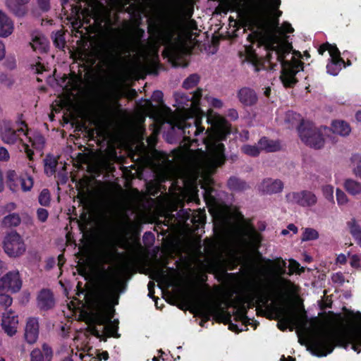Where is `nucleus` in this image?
<instances>
[{
  "instance_id": "6",
  "label": "nucleus",
  "mask_w": 361,
  "mask_h": 361,
  "mask_svg": "<svg viewBox=\"0 0 361 361\" xmlns=\"http://www.w3.org/2000/svg\"><path fill=\"white\" fill-rule=\"evenodd\" d=\"M0 137L2 142L7 145H14L18 141L30 161L32 160L33 155L30 147L37 150H42L44 145V138L41 134L31 133L23 127L15 130L12 123L7 120L0 123Z\"/></svg>"
},
{
  "instance_id": "2",
  "label": "nucleus",
  "mask_w": 361,
  "mask_h": 361,
  "mask_svg": "<svg viewBox=\"0 0 361 361\" xmlns=\"http://www.w3.org/2000/svg\"><path fill=\"white\" fill-rule=\"evenodd\" d=\"M281 0H253L247 18L248 29L257 35L264 32L268 35L265 44L267 61L271 69L278 63L281 67V80L286 87L293 86L297 82L295 75L302 71L303 63L291 56L290 60H285L290 55L291 46L288 43L285 35L292 33L293 28L287 22L279 27L278 20H270L267 13L276 9Z\"/></svg>"
},
{
  "instance_id": "13",
  "label": "nucleus",
  "mask_w": 361,
  "mask_h": 361,
  "mask_svg": "<svg viewBox=\"0 0 361 361\" xmlns=\"http://www.w3.org/2000/svg\"><path fill=\"white\" fill-rule=\"evenodd\" d=\"M21 287L22 280L17 270L8 272L0 279V290H7L11 293H17Z\"/></svg>"
},
{
  "instance_id": "10",
  "label": "nucleus",
  "mask_w": 361,
  "mask_h": 361,
  "mask_svg": "<svg viewBox=\"0 0 361 361\" xmlns=\"http://www.w3.org/2000/svg\"><path fill=\"white\" fill-rule=\"evenodd\" d=\"M7 185L11 190L16 192L20 186L23 192L30 191L34 185V180L27 172L18 176L14 170H8L6 173Z\"/></svg>"
},
{
  "instance_id": "19",
  "label": "nucleus",
  "mask_w": 361,
  "mask_h": 361,
  "mask_svg": "<svg viewBox=\"0 0 361 361\" xmlns=\"http://www.w3.org/2000/svg\"><path fill=\"white\" fill-rule=\"evenodd\" d=\"M30 355V361H51L53 351L47 343H44L42 348L33 349Z\"/></svg>"
},
{
  "instance_id": "51",
  "label": "nucleus",
  "mask_w": 361,
  "mask_h": 361,
  "mask_svg": "<svg viewBox=\"0 0 361 361\" xmlns=\"http://www.w3.org/2000/svg\"><path fill=\"white\" fill-rule=\"evenodd\" d=\"M193 14V8L192 6H188L185 8L183 11L182 18L180 20H184L185 19H190Z\"/></svg>"
},
{
  "instance_id": "48",
  "label": "nucleus",
  "mask_w": 361,
  "mask_h": 361,
  "mask_svg": "<svg viewBox=\"0 0 361 361\" xmlns=\"http://www.w3.org/2000/svg\"><path fill=\"white\" fill-rule=\"evenodd\" d=\"M16 204L14 202H9L4 206L0 207V214H4L7 212H11L16 209Z\"/></svg>"
},
{
  "instance_id": "28",
  "label": "nucleus",
  "mask_w": 361,
  "mask_h": 361,
  "mask_svg": "<svg viewBox=\"0 0 361 361\" xmlns=\"http://www.w3.org/2000/svg\"><path fill=\"white\" fill-rule=\"evenodd\" d=\"M104 49V54L106 59L111 63H117L118 59L121 57V54L116 51L114 45L109 44L106 45Z\"/></svg>"
},
{
  "instance_id": "31",
  "label": "nucleus",
  "mask_w": 361,
  "mask_h": 361,
  "mask_svg": "<svg viewBox=\"0 0 361 361\" xmlns=\"http://www.w3.org/2000/svg\"><path fill=\"white\" fill-rule=\"evenodd\" d=\"M228 186L232 190L242 191L247 188L245 181L235 177H231L228 180Z\"/></svg>"
},
{
  "instance_id": "24",
  "label": "nucleus",
  "mask_w": 361,
  "mask_h": 361,
  "mask_svg": "<svg viewBox=\"0 0 361 361\" xmlns=\"http://www.w3.org/2000/svg\"><path fill=\"white\" fill-rule=\"evenodd\" d=\"M331 130L335 134L342 137H346L350 135L351 128L346 121L337 120L331 123Z\"/></svg>"
},
{
  "instance_id": "18",
  "label": "nucleus",
  "mask_w": 361,
  "mask_h": 361,
  "mask_svg": "<svg viewBox=\"0 0 361 361\" xmlns=\"http://www.w3.org/2000/svg\"><path fill=\"white\" fill-rule=\"evenodd\" d=\"M39 335V324L35 318H30L26 324L25 329V338L30 344L35 343Z\"/></svg>"
},
{
  "instance_id": "5",
  "label": "nucleus",
  "mask_w": 361,
  "mask_h": 361,
  "mask_svg": "<svg viewBox=\"0 0 361 361\" xmlns=\"http://www.w3.org/2000/svg\"><path fill=\"white\" fill-rule=\"evenodd\" d=\"M181 29L196 30L197 23L191 18L179 20L175 16L168 15L161 19L157 28L156 43L164 46L163 54L172 61H176L181 52L178 35Z\"/></svg>"
},
{
  "instance_id": "22",
  "label": "nucleus",
  "mask_w": 361,
  "mask_h": 361,
  "mask_svg": "<svg viewBox=\"0 0 361 361\" xmlns=\"http://www.w3.org/2000/svg\"><path fill=\"white\" fill-rule=\"evenodd\" d=\"M30 45L36 51L45 52L49 47V41L42 33L35 32L32 35Z\"/></svg>"
},
{
  "instance_id": "52",
  "label": "nucleus",
  "mask_w": 361,
  "mask_h": 361,
  "mask_svg": "<svg viewBox=\"0 0 361 361\" xmlns=\"http://www.w3.org/2000/svg\"><path fill=\"white\" fill-rule=\"evenodd\" d=\"M154 279L157 281L166 280L167 276L165 271L163 269H158L154 273Z\"/></svg>"
},
{
  "instance_id": "50",
  "label": "nucleus",
  "mask_w": 361,
  "mask_h": 361,
  "mask_svg": "<svg viewBox=\"0 0 361 361\" xmlns=\"http://www.w3.org/2000/svg\"><path fill=\"white\" fill-rule=\"evenodd\" d=\"M289 274H292L295 271H298L300 269V264L294 260V259H290L289 260Z\"/></svg>"
},
{
  "instance_id": "21",
  "label": "nucleus",
  "mask_w": 361,
  "mask_h": 361,
  "mask_svg": "<svg viewBox=\"0 0 361 361\" xmlns=\"http://www.w3.org/2000/svg\"><path fill=\"white\" fill-rule=\"evenodd\" d=\"M14 30V23L7 14L0 10V37H7Z\"/></svg>"
},
{
  "instance_id": "27",
  "label": "nucleus",
  "mask_w": 361,
  "mask_h": 361,
  "mask_svg": "<svg viewBox=\"0 0 361 361\" xmlns=\"http://www.w3.org/2000/svg\"><path fill=\"white\" fill-rule=\"evenodd\" d=\"M347 225L350 234L361 246V226L359 222L355 218H353L348 221Z\"/></svg>"
},
{
  "instance_id": "14",
  "label": "nucleus",
  "mask_w": 361,
  "mask_h": 361,
  "mask_svg": "<svg viewBox=\"0 0 361 361\" xmlns=\"http://www.w3.org/2000/svg\"><path fill=\"white\" fill-rule=\"evenodd\" d=\"M330 61L326 65V71L329 74L336 76L338 74L342 67L344 66V60L340 56V51L337 47H329Z\"/></svg>"
},
{
  "instance_id": "56",
  "label": "nucleus",
  "mask_w": 361,
  "mask_h": 361,
  "mask_svg": "<svg viewBox=\"0 0 361 361\" xmlns=\"http://www.w3.org/2000/svg\"><path fill=\"white\" fill-rule=\"evenodd\" d=\"M6 49L5 45L2 41L0 40V61L2 60L5 57Z\"/></svg>"
},
{
  "instance_id": "60",
  "label": "nucleus",
  "mask_w": 361,
  "mask_h": 361,
  "mask_svg": "<svg viewBox=\"0 0 361 361\" xmlns=\"http://www.w3.org/2000/svg\"><path fill=\"white\" fill-rule=\"evenodd\" d=\"M163 94L161 91H155L153 94V97L157 98L158 100L161 99Z\"/></svg>"
},
{
  "instance_id": "7",
  "label": "nucleus",
  "mask_w": 361,
  "mask_h": 361,
  "mask_svg": "<svg viewBox=\"0 0 361 361\" xmlns=\"http://www.w3.org/2000/svg\"><path fill=\"white\" fill-rule=\"evenodd\" d=\"M274 270L273 277L270 281V288L278 293H295L297 292V286L290 280L282 277L286 274V262L282 258L279 257L273 262Z\"/></svg>"
},
{
  "instance_id": "26",
  "label": "nucleus",
  "mask_w": 361,
  "mask_h": 361,
  "mask_svg": "<svg viewBox=\"0 0 361 361\" xmlns=\"http://www.w3.org/2000/svg\"><path fill=\"white\" fill-rule=\"evenodd\" d=\"M260 150H265L267 152H276L280 149L281 145L278 141L269 140L266 137H262L259 142Z\"/></svg>"
},
{
  "instance_id": "58",
  "label": "nucleus",
  "mask_w": 361,
  "mask_h": 361,
  "mask_svg": "<svg viewBox=\"0 0 361 361\" xmlns=\"http://www.w3.org/2000/svg\"><path fill=\"white\" fill-rule=\"evenodd\" d=\"M8 267L5 262L0 260V275L7 270Z\"/></svg>"
},
{
  "instance_id": "32",
  "label": "nucleus",
  "mask_w": 361,
  "mask_h": 361,
  "mask_svg": "<svg viewBox=\"0 0 361 361\" xmlns=\"http://www.w3.org/2000/svg\"><path fill=\"white\" fill-rule=\"evenodd\" d=\"M285 122L288 125V128H293L297 126L301 121L300 116L293 111H288L285 115Z\"/></svg>"
},
{
  "instance_id": "3",
  "label": "nucleus",
  "mask_w": 361,
  "mask_h": 361,
  "mask_svg": "<svg viewBox=\"0 0 361 361\" xmlns=\"http://www.w3.org/2000/svg\"><path fill=\"white\" fill-rule=\"evenodd\" d=\"M278 327L283 331L288 327L293 330L297 327L307 332L310 346L317 356H326L334 349L337 342L347 349L349 346L357 353L361 351V317L345 331L343 338L331 330L317 332V326H307V315L305 312L294 310H282L280 312Z\"/></svg>"
},
{
  "instance_id": "1",
  "label": "nucleus",
  "mask_w": 361,
  "mask_h": 361,
  "mask_svg": "<svg viewBox=\"0 0 361 361\" xmlns=\"http://www.w3.org/2000/svg\"><path fill=\"white\" fill-rule=\"evenodd\" d=\"M201 90H197L191 97L190 109L186 110L178 118H173L170 123L183 131V147L188 150V164L192 173V180L201 177L207 183L202 184L204 190L206 202L213 200V189L210 183L209 175L217 167L222 166L226 160L224 145L221 141L230 134V125L221 116L209 109L207 114V121L212 129L204 130L201 126V118L204 115L200 109Z\"/></svg>"
},
{
  "instance_id": "57",
  "label": "nucleus",
  "mask_w": 361,
  "mask_h": 361,
  "mask_svg": "<svg viewBox=\"0 0 361 361\" xmlns=\"http://www.w3.org/2000/svg\"><path fill=\"white\" fill-rule=\"evenodd\" d=\"M347 261L346 256L343 254H341L337 257V262L340 264H345Z\"/></svg>"
},
{
  "instance_id": "16",
  "label": "nucleus",
  "mask_w": 361,
  "mask_h": 361,
  "mask_svg": "<svg viewBox=\"0 0 361 361\" xmlns=\"http://www.w3.org/2000/svg\"><path fill=\"white\" fill-rule=\"evenodd\" d=\"M283 183L279 179L265 178L258 185V190L264 194L281 192L283 189Z\"/></svg>"
},
{
  "instance_id": "55",
  "label": "nucleus",
  "mask_w": 361,
  "mask_h": 361,
  "mask_svg": "<svg viewBox=\"0 0 361 361\" xmlns=\"http://www.w3.org/2000/svg\"><path fill=\"white\" fill-rule=\"evenodd\" d=\"M228 116L233 120H236L238 118V114L235 109H230Z\"/></svg>"
},
{
  "instance_id": "35",
  "label": "nucleus",
  "mask_w": 361,
  "mask_h": 361,
  "mask_svg": "<svg viewBox=\"0 0 361 361\" xmlns=\"http://www.w3.org/2000/svg\"><path fill=\"white\" fill-rule=\"evenodd\" d=\"M241 151L246 155L250 157H257L260 153V148L258 145H245L241 147Z\"/></svg>"
},
{
  "instance_id": "29",
  "label": "nucleus",
  "mask_w": 361,
  "mask_h": 361,
  "mask_svg": "<svg viewBox=\"0 0 361 361\" xmlns=\"http://www.w3.org/2000/svg\"><path fill=\"white\" fill-rule=\"evenodd\" d=\"M349 167L351 169L353 173L357 176L361 172V154L356 153L352 154L349 160Z\"/></svg>"
},
{
  "instance_id": "43",
  "label": "nucleus",
  "mask_w": 361,
  "mask_h": 361,
  "mask_svg": "<svg viewBox=\"0 0 361 361\" xmlns=\"http://www.w3.org/2000/svg\"><path fill=\"white\" fill-rule=\"evenodd\" d=\"M204 99L207 102L210 106L214 108L221 109L224 106V103L221 99L209 95H205Z\"/></svg>"
},
{
  "instance_id": "47",
  "label": "nucleus",
  "mask_w": 361,
  "mask_h": 361,
  "mask_svg": "<svg viewBox=\"0 0 361 361\" xmlns=\"http://www.w3.org/2000/svg\"><path fill=\"white\" fill-rule=\"evenodd\" d=\"M37 219L41 222H45L47 220L49 213L47 209H43V208H39L37 211Z\"/></svg>"
},
{
  "instance_id": "59",
  "label": "nucleus",
  "mask_w": 361,
  "mask_h": 361,
  "mask_svg": "<svg viewBox=\"0 0 361 361\" xmlns=\"http://www.w3.org/2000/svg\"><path fill=\"white\" fill-rule=\"evenodd\" d=\"M287 228L289 231H292L293 233H296L298 232V228L293 224H290Z\"/></svg>"
},
{
  "instance_id": "37",
  "label": "nucleus",
  "mask_w": 361,
  "mask_h": 361,
  "mask_svg": "<svg viewBox=\"0 0 361 361\" xmlns=\"http://www.w3.org/2000/svg\"><path fill=\"white\" fill-rule=\"evenodd\" d=\"M322 192L323 196L330 202H334V187L331 185H324L322 186Z\"/></svg>"
},
{
  "instance_id": "12",
  "label": "nucleus",
  "mask_w": 361,
  "mask_h": 361,
  "mask_svg": "<svg viewBox=\"0 0 361 361\" xmlns=\"http://www.w3.org/2000/svg\"><path fill=\"white\" fill-rule=\"evenodd\" d=\"M286 200L291 204H296L301 207H312L316 204L317 197L310 190H300L290 192L286 195Z\"/></svg>"
},
{
  "instance_id": "41",
  "label": "nucleus",
  "mask_w": 361,
  "mask_h": 361,
  "mask_svg": "<svg viewBox=\"0 0 361 361\" xmlns=\"http://www.w3.org/2000/svg\"><path fill=\"white\" fill-rule=\"evenodd\" d=\"M213 308L211 305H204L199 307L200 314L205 319V322L210 319Z\"/></svg>"
},
{
  "instance_id": "53",
  "label": "nucleus",
  "mask_w": 361,
  "mask_h": 361,
  "mask_svg": "<svg viewBox=\"0 0 361 361\" xmlns=\"http://www.w3.org/2000/svg\"><path fill=\"white\" fill-rule=\"evenodd\" d=\"M32 68L36 73L38 74L42 73L44 71H45L44 65L40 62L36 63L35 65L32 66Z\"/></svg>"
},
{
  "instance_id": "46",
  "label": "nucleus",
  "mask_w": 361,
  "mask_h": 361,
  "mask_svg": "<svg viewBox=\"0 0 361 361\" xmlns=\"http://www.w3.org/2000/svg\"><path fill=\"white\" fill-rule=\"evenodd\" d=\"M10 158V154L7 149L0 145V161L8 162Z\"/></svg>"
},
{
  "instance_id": "44",
  "label": "nucleus",
  "mask_w": 361,
  "mask_h": 361,
  "mask_svg": "<svg viewBox=\"0 0 361 361\" xmlns=\"http://www.w3.org/2000/svg\"><path fill=\"white\" fill-rule=\"evenodd\" d=\"M331 280L334 283L338 286H342L345 281L344 275L341 272L334 274L331 276Z\"/></svg>"
},
{
  "instance_id": "8",
  "label": "nucleus",
  "mask_w": 361,
  "mask_h": 361,
  "mask_svg": "<svg viewBox=\"0 0 361 361\" xmlns=\"http://www.w3.org/2000/svg\"><path fill=\"white\" fill-rule=\"evenodd\" d=\"M330 131V128L326 127L317 128L309 122H302L298 127V133L301 140L314 149H320L324 146V136L327 135Z\"/></svg>"
},
{
  "instance_id": "54",
  "label": "nucleus",
  "mask_w": 361,
  "mask_h": 361,
  "mask_svg": "<svg viewBox=\"0 0 361 361\" xmlns=\"http://www.w3.org/2000/svg\"><path fill=\"white\" fill-rule=\"evenodd\" d=\"M329 47H336L335 45H332V44L327 43L326 44L321 46L319 48V49H318L319 54L322 55L326 51H328L329 52Z\"/></svg>"
},
{
  "instance_id": "63",
  "label": "nucleus",
  "mask_w": 361,
  "mask_h": 361,
  "mask_svg": "<svg viewBox=\"0 0 361 361\" xmlns=\"http://www.w3.org/2000/svg\"><path fill=\"white\" fill-rule=\"evenodd\" d=\"M72 24L74 28H79L80 27L82 23L80 20L78 21L77 20H75L74 22L72 23Z\"/></svg>"
},
{
  "instance_id": "30",
  "label": "nucleus",
  "mask_w": 361,
  "mask_h": 361,
  "mask_svg": "<svg viewBox=\"0 0 361 361\" xmlns=\"http://www.w3.org/2000/svg\"><path fill=\"white\" fill-rule=\"evenodd\" d=\"M20 222L21 219L20 216L17 213H12L3 219L1 224L6 228H10L18 226Z\"/></svg>"
},
{
  "instance_id": "34",
  "label": "nucleus",
  "mask_w": 361,
  "mask_h": 361,
  "mask_svg": "<svg viewBox=\"0 0 361 361\" xmlns=\"http://www.w3.org/2000/svg\"><path fill=\"white\" fill-rule=\"evenodd\" d=\"M56 160L52 157H47L44 159V171L47 174L52 175L55 172Z\"/></svg>"
},
{
  "instance_id": "36",
  "label": "nucleus",
  "mask_w": 361,
  "mask_h": 361,
  "mask_svg": "<svg viewBox=\"0 0 361 361\" xmlns=\"http://www.w3.org/2000/svg\"><path fill=\"white\" fill-rule=\"evenodd\" d=\"M199 81V75L197 74H192L184 80L183 87L185 89L192 88L197 85Z\"/></svg>"
},
{
  "instance_id": "23",
  "label": "nucleus",
  "mask_w": 361,
  "mask_h": 361,
  "mask_svg": "<svg viewBox=\"0 0 361 361\" xmlns=\"http://www.w3.org/2000/svg\"><path fill=\"white\" fill-rule=\"evenodd\" d=\"M37 305L41 310H48L54 307V299L49 290H42L37 297Z\"/></svg>"
},
{
  "instance_id": "38",
  "label": "nucleus",
  "mask_w": 361,
  "mask_h": 361,
  "mask_svg": "<svg viewBox=\"0 0 361 361\" xmlns=\"http://www.w3.org/2000/svg\"><path fill=\"white\" fill-rule=\"evenodd\" d=\"M336 201L337 204L339 206H344L348 204L349 202V199L347 196V195L341 189L337 188L336 190Z\"/></svg>"
},
{
  "instance_id": "39",
  "label": "nucleus",
  "mask_w": 361,
  "mask_h": 361,
  "mask_svg": "<svg viewBox=\"0 0 361 361\" xmlns=\"http://www.w3.org/2000/svg\"><path fill=\"white\" fill-rule=\"evenodd\" d=\"M7 290H0V305L6 308L11 305L13 300L8 295L6 294Z\"/></svg>"
},
{
  "instance_id": "11",
  "label": "nucleus",
  "mask_w": 361,
  "mask_h": 361,
  "mask_svg": "<svg viewBox=\"0 0 361 361\" xmlns=\"http://www.w3.org/2000/svg\"><path fill=\"white\" fill-rule=\"evenodd\" d=\"M262 240L261 235L250 225H245L239 229V247H251L257 250Z\"/></svg>"
},
{
  "instance_id": "40",
  "label": "nucleus",
  "mask_w": 361,
  "mask_h": 361,
  "mask_svg": "<svg viewBox=\"0 0 361 361\" xmlns=\"http://www.w3.org/2000/svg\"><path fill=\"white\" fill-rule=\"evenodd\" d=\"M50 193L48 190L44 189L39 194L38 197L39 203L42 206H48L50 203Z\"/></svg>"
},
{
  "instance_id": "62",
  "label": "nucleus",
  "mask_w": 361,
  "mask_h": 361,
  "mask_svg": "<svg viewBox=\"0 0 361 361\" xmlns=\"http://www.w3.org/2000/svg\"><path fill=\"white\" fill-rule=\"evenodd\" d=\"M229 329L233 331H240L242 329H238V326L234 324H229Z\"/></svg>"
},
{
  "instance_id": "17",
  "label": "nucleus",
  "mask_w": 361,
  "mask_h": 361,
  "mask_svg": "<svg viewBox=\"0 0 361 361\" xmlns=\"http://www.w3.org/2000/svg\"><path fill=\"white\" fill-rule=\"evenodd\" d=\"M237 97L239 102L246 106H251L257 104L258 97L256 92L248 87H243L237 92Z\"/></svg>"
},
{
  "instance_id": "25",
  "label": "nucleus",
  "mask_w": 361,
  "mask_h": 361,
  "mask_svg": "<svg viewBox=\"0 0 361 361\" xmlns=\"http://www.w3.org/2000/svg\"><path fill=\"white\" fill-rule=\"evenodd\" d=\"M345 191L352 196L361 195V183L353 178H347L343 182Z\"/></svg>"
},
{
  "instance_id": "9",
  "label": "nucleus",
  "mask_w": 361,
  "mask_h": 361,
  "mask_svg": "<svg viewBox=\"0 0 361 361\" xmlns=\"http://www.w3.org/2000/svg\"><path fill=\"white\" fill-rule=\"evenodd\" d=\"M4 252L10 257H18L24 254L26 246L23 238L15 231L8 233L4 239Z\"/></svg>"
},
{
  "instance_id": "33",
  "label": "nucleus",
  "mask_w": 361,
  "mask_h": 361,
  "mask_svg": "<svg viewBox=\"0 0 361 361\" xmlns=\"http://www.w3.org/2000/svg\"><path fill=\"white\" fill-rule=\"evenodd\" d=\"M319 235L317 230L312 228H304L302 234L301 240L302 242L314 240L318 239Z\"/></svg>"
},
{
  "instance_id": "49",
  "label": "nucleus",
  "mask_w": 361,
  "mask_h": 361,
  "mask_svg": "<svg viewBox=\"0 0 361 361\" xmlns=\"http://www.w3.org/2000/svg\"><path fill=\"white\" fill-rule=\"evenodd\" d=\"M37 4L42 11H47L50 8V0H37Z\"/></svg>"
},
{
  "instance_id": "42",
  "label": "nucleus",
  "mask_w": 361,
  "mask_h": 361,
  "mask_svg": "<svg viewBox=\"0 0 361 361\" xmlns=\"http://www.w3.org/2000/svg\"><path fill=\"white\" fill-rule=\"evenodd\" d=\"M54 43L59 49H63L65 46V39L61 31H57L53 36Z\"/></svg>"
},
{
  "instance_id": "45",
  "label": "nucleus",
  "mask_w": 361,
  "mask_h": 361,
  "mask_svg": "<svg viewBox=\"0 0 361 361\" xmlns=\"http://www.w3.org/2000/svg\"><path fill=\"white\" fill-rule=\"evenodd\" d=\"M350 264L354 268L361 267V257L359 255H352L350 257Z\"/></svg>"
},
{
  "instance_id": "64",
  "label": "nucleus",
  "mask_w": 361,
  "mask_h": 361,
  "mask_svg": "<svg viewBox=\"0 0 361 361\" xmlns=\"http://www.w3.org/2000/svg\"><path fill=\"white\" fill-rule=\"evenodd\" d=\"M280 361H295V358L292 357H286L284 355H283L281 357Z\"/></svg>"
},
{
  "instance_id": "61",
  "label": "nucleus",
  "mask_w": 361,
  "mask_h": 361,
  "mask_svg": "<svg viewBox=\"0 0 361 361\" xmlns=\"http://www.w3.org/2000/svg\"><path fill=\"white\" fill-rule=\"evenodd\" d=\"M4 179H3V173L0 169V192H1L4 190Z\"/></svg>"
},
{
  "instance_id": "4",
  "label": "nucleus",
  "mask_w": 361,
  "mask_h": 361,
  "mask_svg": "<svg viewBox=\"0 0 361 361\" xmlns=\"http://www.w3.org/2000/svg\"><path fill=\"white\" fill-rule=\"evenodd\" d=\"M121 284L116 275L108 276L94 296L93 311L88 319V331L98 337L116 336L118 330L117 320L111 321L114 310L118 302V290Z\"/></svg>"
},
{
  "instance_id": "20",
  "label": "nucleus",
  "mask_w": 361,
  "mask_h": 361,
  "mask_svg": "<svg viewBox=\"0 0 361 361\" xmlns=\"http://www.w3.org/2000/svg\"><path fill=\"white\" fill-rule=\"evenodd\" d=\"M30 0H6V5L8 9L18 17H23L27 13L25 5Z\"/></svg>"
},
{
  "instance_id": "15",
  "label": "nucleus",
  "mask_w": 361,
  "mask_h": 361,
  "mask_svg": "<svg viewBox=\"0 0 361 361\" xmlns=\"http://www.w3.org/2000/svg\"><path fill=\"white\" fill-rule=\"evenodd\" d=\"M18 324V317L9 310L2 314L1 326L5 333L9 336H13L17 331Z\"/></svg>"
}]
</instances>
